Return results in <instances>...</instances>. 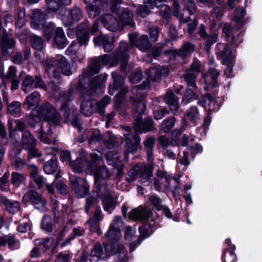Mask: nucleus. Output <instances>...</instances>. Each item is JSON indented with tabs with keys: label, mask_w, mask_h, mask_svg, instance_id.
Listing matches in <instances>:
<instances>
[{
	"label": "nucleus",
	"mask_w": 262,
	"mask_h": 262,
	"mask_svg": "<svg viewBox=\"0 0 262 262\" xmlns=\"http://www.w3.org/2000/svg\"><path fill=\"white\" fill-rule=\"evenodd\" d=\"M123 0H110V9L113 13H116L119 24L123 27L135 26L133 14L131 10L126 8L118 7V5L122 3Z\"/></svg>",
	"instance_id": "nucleus-1"
},
{
	"label": "nucleus",
	"mask_w": 262,
	"mask_h": 262,
	"mask_svg": "<svg viewBox=\"0 0 262 262\" xmlns=\"http://www.w3.org/2000/svg\"><path fill=\"white\" fill-rule=\"evenodd\" d=\"M52 67L55 68L53 71V77L57 80L60 79L61 74L70 76L72 74L70 63L62 55L50 57V69Z\"/></svg>",
	"instance_id": "nucleus-2"
},
{
	"label": "nucleus",
	"mask_w": 262,
	"mask_h": 262,
	"mask_svg": "<svg viewBox=\"0 0 262 262\" xmlns=\"http://www.w3.org/2000/svg\"><path fill=\"white\" fill-rule=\"evenodd\" d=\"M107 236L110 242L104 245L106 255L110 257L112 255L118 254L120 261L124 260V257L126 255V251L124 245L120 244L115 234L109 233Z\"/></svg>",
	"instance_id": "nucleus-3"
},
{
	"label": "nucleus",
	"mask_w": 262,
	"mask_h": 262,
	"mask_svg": "<svg viewBox=\"0 0 262 262\" xmlns=\"http://www.w3.org/2000/svg\"><path fill=\"white\" fill-rule=\"evenodd\" d=\"M22 148L28 151L27 160L30 161L32 158L41 156L36 148V140L29 130H25L21 134Z\"/></svg>",
	"instance_id": "nucleus-4"
},
{
	"label": "nucleus",
	"mask_w": 262,
	"mask_h": 262,
	"mask_svg": "<svg viewBox=\"0 0 262 262\" xmlns=\"http://www.w3.org/2000/svg\"><path fill=\"white\" fill-rule=\"evenodd\" d=\"M28 122L31 126L43 120L49 123V103L46 102L41 105L34 107L27 116Z\"/></svg>",
	"instance_id": "nucleus-5"
},
{
	"label": "nucleus",
	"mask_w": 262,
	"mask_h": 262,
	"mask_svg": "<svg viewBox=\"0 0 262 262\" xmlns=\"http://www.w3.org/2000/svg\"><path fill=\"white\" fill-rule=\"evenodd\" d=\"M57 16L60 17L64 26L71 27L81 20L83 17V13L79 7L74 6L70 9L66 8L64 13H59Z\"/></svg>",
	"instance_id": "nucleus-6"
},
{
	"label": "nucleus",
	"mask_w": 262,
	"mask_h": 262,
	"mask_svg": "<svg viewBox=\"0 0 262 262\" xmlns=\"http://www.w3.org/2000/svg\"><path fill=\"white\" fill-rule=\"evenodd\" d=\"M129 50L128 43L121 41L119 43V51L115 54L114 59L115 64L120 63V70L125 72L126 71L130 56L128 54Z\"/></svg>",
	"instance_id": "nucleus-7"
},
{
	"label": "nucleus",
	"mask_w": 262,
	"mask_h": 262,
	"mask_svg": "<svg viewBox=\"0 0 262 262\" xmlns=\"http://www.w3.org/2000/svg\"><path fill=\"white\" fill-rule=\"evenodd\" d=\"M70 184L77 197L81 198L89 193L90 186L86 180L79 177L71 176L69 178Z\"/></svg>",
	"instance_id": "nucleus-8"
},
{
	"label": "nucleus",
	"mask_w": 262,
	"mask_h": 262,
	"mask_svg": "<svg viewBox=\"0 0 262 262\" xmlns=\"http://www.w3.org/2000/svg\"><path fill=\"white\" fill-rule=\"evenodd\" d=\"M31 25L36 29H41L44 32L47 39L49 37V27L46 23L45 15L40 10L36 9L32 11Z\"/></svg>",
	"instance_id": "nucleus-9"
},
{
	"label": "nucleus",
	"mask_w": 262,
	"mask_h": 262,
	"mask_svg": "<svg viewBox=\"0 0 262 262\" xmlns=\"http://www.w3.org/2000/svg\"><path fill=\"white\" fill-rule=\"evenodd\" d=\"M45 89L46 85L39 75H36L34 78L30 75L26 76L23 80L21 89L25 93H27L30 90L35 88Z\"/></svg>",
	"instance_id": "nucleus-10"
},
{
	"label": "nucleus",
	"mask_w": 262,
	"mask_h": 262,
	"mask_svg": "<svg viewBox=\"0 0 262 262\" xmlns=\"http://www.w3.org/2000/svg\"><path fill=\"white\" fill-rule=\"evenodd\" d=\"M136 122L134 124L135 133L139 135L141 133H146L155 129L154 122L150 117H147L143 120L141 116H138L135 119Z\"/></svg>",
	"instance_id": "nucleus-11"
},
{
	"label": "nucleus",
	"mask_w": 262,
	"mask_h": 262,
	"mask_svg": "<svg viewBox=\"0 0 262 262\" xmlns=\"http://www.w3.org/2000/svg\"><path fill=\"white\" fill-rule=\"evenodd\" d=\"M110 5V0H96L86 6L90 18H94L99 16L101 11L106 9Z\"/></svg>",
	"instance_id": "nucleus-12"
},
{
	"label": "nucleus",
	"mask_w": 262,
	"mask_h": 262,
	"mask_svg": "<svg viewBox=\"0 0 262 262\" xmlns=\"http://www.w3.org/2000/svg\"><path fill=\"white\" fill-rule=\"evenodd\" d=\"M29 202H30L31 204L34 205L40 203L42 207L40 209L42 211L47 210V208L46 207L47 201L43 200L41 195L34 189H30L28 191L23 197L22 203L24 204H26Z\"/></svg>",
	"instance_id": "nucleus-13"
},
{
	"label": "nucleus",
	"mask_w": 262,
	"mask_h": 262,
	"mask_svg": "<svg viewBox=\"0 0 262 262\" xmlns=\"http://www.w3.org/2000/svg\"><path fill=\"white\" fill-rule=\"evenodd\" d=\"M95 95H89L85 97H80V100L81 113L84 116H90L94 112L96 105V100L92 97Z\"/></svg>",
	"instance_id": "nucleus-14"
},
{
	"label": "nucleus",
	"mask_w": 262,
	"mask_h": 262,
	"mask_svg": "<svg viewBox=\"0 0 262 262\" xmlns=\"http://www.w3.org/2000/svg\"><path fill=\"white\" fill-rule=\"evenodd\" d=\"M107 74H100L94 78L89 79V92H92V95H96L99 90L100 92L104 89V84L107 78Z\"/></svg>",
	"instance_id": "nucleus-15"
},
{
	"label": "nucleus",
	"mask_w": 262,
	"mask_h": 262,
	"mask_svg": "<svg viewBox=\"0 0 262 262\" xmlns=\"http://www.w3.org/2000/svg\"><path fill=\"white\" fill-rule=\"evenodd\" d=\"M93 42L95 46H102L105 52H110L114 48V39L113 37L106 34H101L95 36L93 38Z\"/></svg>",
	"instance_id": "nucleus-16"
},
{
	"label": "nucleus",
	"mask_w": 262,
	"mask_h": 262,
	"mask_svg": "<svg viewBox=\"0 0 262 262\" xmlns=\"http://www.w3.org/2000/svg\"><path fill=\"white\" fill-rule=\"evenodd\" d=\"M0 47L4 56L8 54L9 49H13L15 47V41L5 30L0 34Z\"/></svg>",
	"instance_id": "nucleus-17"
},
{
	"label": "nucleus",
	"mask_w": 262,
	"mask_h": 262,
	"mask_svg": "<svg viewBox=\"0 0 262 262\" xmlns=\"http://www.w3.org/2000/svg\"><path fill=\"white\" fill-rule=\"evenodd\" d=\"M111 76L113 80L108 85V93L113 95L116 91L123 89L124 79L121 75L116 72H113Z\"/></svg>",
	"instance_id": "nucleus-18"
},
{
	"label": "nucleus",
	"mask_w": 262,
	"mask_h": 262,
	"mask_svg": "<svg viewBox=\"0 0 262 262\" xmlns=\"http://www.w3.org/2000/svg\"><path fill=\"white\" fill-rule=\"evenodd\" d=\"M76 37L80 46H86L90 39V27L85 24H80L77 28Z\"/></svg>",
	"instance_id": "nucleus-19"
},
{
	"label": "nucleus",
	"mask_w": 262,
	"mask_h": 262,
	"mask_svg": "<svg viewBox=\"0 0 262 262\" xmlns=\"http://www.w3.org/2000/svg\"><path fill=\"white\" fill-rule=\"evenodd\" d=\"M101 23L107 30L112 32L117 31L120 27L119 20L111 14H104L102 17Z\"/></svg>",
	"instance_id": "nucleus-20"
},
{
	"label": "nucleus",
	"mask_w": 262,
	"mask_h": 262,
	"mask_svg": "<svg viewBox=\"0 0 262 262\" xmlns=\"http://www.w3.org/2000/svg\"><path fill=\"white\" fill-rule=\"evenodd\" d=\"M0 204H3L6 210L11 214L17 213L21 209V205L18 201L10 200L5 196H0Z\"/></svg>",
	"instance_id": "nucleus-21"
},
{
	"label": "nucleus",
	"mask_w": 262,
	"mask_h": 262,
	"mask_svg": "<svg viewBox=\"0 0 262 262\" xmlns=\"http://www.w3.org/2000/svg\"><path fill=\"white\" fill-rule=\"evenodd\" d=\"M195 46L189 42H185L179 50H171L170 52L175 56L187 57L195 50Z\"/></svg>",
	"instance_id": "nucleus-22"
},
{
	"label": "nucleus",
	"mask_w": 262,
	"mask_h": 262,
	"mask_svg": "<svg viewBox=\"0 0 262 262\" xmlns=\"http://www.w3.org/2000/svg\"><path fill=\"white\" fill-rule=\"evenodd\" d=\"M72 0H50V4L53 3L56 4L55 6H50V16L55 14L57 15L59 13H64L66 6L71 3Z\"/></svg>",
	"instance_id": "nucleus-23"
},
{
	"label": "nucleus",
	"mask_w": 262,
	"mask_h": 262,
	"mask_svg": "<svg viewBox=\"0 0 262 262\" xmlns=\"http://www.w3.org/2000/svg\"><path fill=\"white\" fill-rule=\"evenodd\" d=\"M102 66L100 63V59H94L89 66L87 70L82 72V77L91 78L94 75L99 73Z\"/></svg>",
	"instance_id": "nucleus-24"
},
{
	"label": "nucleus",
	"mask_w": 262,
	"mask_h": 262,
	"mask_svg": "<svg viewBox=\"0 0 262 262\" xmlns=\"http://www.w3.org/2000/svg\"><path fill=\"white\" fill-rule=\"evenodd\" d=\"M90 79L89 77H82V74L79 76V78L75 85V89L77 92L80 94V97H85L89 95H92V92H89V89H87L86 84V79Z\"/></svg>",
	"instance_id": "nucleus-25"
},
{
	"label": "nucleus",
	"mask_w": 262,
	"mask_h": 262,
	"mask_svg": "<svg viewBox=\"0 0 262 262\" xmlns=\"http://www.w3.org/2000/svg\"><path fill=\"white\" fill-rule=\"evenodd\" d=\"M94 174L96 181H104L110 178L109 170L106 165L93 166Z\"/></svg>",
	"instance_id": "nucleus-26"
},
{
	"label": "nucleus",
	"mask_w": 262,
	"mask_h": 262,
	"mask_svg": "<svg viewBox=\"0 0 262 262\" xmlns=\"http://www.w3.org/2000/svg\"><path fill=\"white\" fill-rule=\"evenodd\" d=\"M24 56L22 53L19 52H16L11 57V61L16 64L20 65L23 61L27 60L31 54V50L29 47H25L23 50Z\"/></svg>",
	"instance_id": "nucleus-27"
},
{
	"label": "nucleus",
	"mask_w": 262,
	"mask_h": 262,
	"mask_svg": "<svg viewBox=\"0 0 262 262\" xmlns=\"http://www.w3.org/2000/svg\"><path fill=\"white\" fill-rule=\"evenodd\" d=\"M141 141V139L140 136L135 133L133 139H127V141H126L125 145L127 150L129 152L134 153L139 148L141 150L142 147L140 146Z\"/></svg>",
	"instance_id": "nucleus-28"
},
{
	"label": "nucleus",
	"mask_w": 262,
	"mask_h": 262,
	"mask_svg": "<svg viewBox=\"0 0 262 262\" xmlns=\"http://www.w3.org/2000/svg\"><path fill=\"white\" fill-rule=\"evenodd\" d=\"M225 244L228 248L223 250V252L221 256L222 261L226 262L225 259L226 252H228L229 253V256L231 258L230 262H236L237 261V257L234 252L236 248L235 246L232 244L230 238H227L226 239Z\"/></svg>",
	"instance_id": "nucleus-29"
},
{
	"label": "nucleus",
	"mask_w": 262,
	"mask_h": 262,
	"mask_svg": "<svg viewBox=\"0 0 262 262\" xmlns=\"http://www.w3.org/2000/svg\"><path fill=\"white\" fill-rule=\"evenodd\" d=\"M233 31V28L229 23H226L224 25L222 29V32L224 34L226 40L230 43L231 45L234 46H238V43L236 42V37L231 35V32Z\"/></svg>",
	"instance_id": "nucleus-30"
},
{
	"label": "nucleus",
	"mask_w": 262,
	"mask_h": 262,
	"mask_svg": "<svg viewBox=\"0 0 262 262\" xmlns=\"http://www.w3.org/2000/svg\"><path fill=\"white\" fill-rule=\"evenodd\" d=\"M155 142V138L153 136H149L146 138L143 142L144 147L146 148V153L148 159H150L153 157Z\"/></svg>",
	"instance_id": "nucleus-31"
},
{
	"label": "nucleus",
	"mask_w": 262,
	"mask_h": 262,
	"mask_svg": "<svg viewBox=\"0 0 262 262\" xmlns=\"http://www.w3.org/2000/svg\"><path fill=\"white\" fill-rule=\"evenodd\" d=\"M102 203L104 210L110 211L111 209H115L116 205L111 194H107L101 196Z\"/></svg>",
	"instance_id": "nucleus-32"
},
{
	"label": "nucleus",
	"mask_w": 262,
	"mask_h": 262,
	"mask_svg": "<svg viewBox=\"0 0 262 262\" xmlns=\"http://www.w3.org/2000/svg\"><path fill=\"white\" fill-rule=\"evenodd\" d=\"M136 46L142 51H147L151 47V44L147 35H141L136 41Z\"/></svg>",
	"instance_id": "nucleus-33"
},
{
	"label": "nucleus",
	"mask_w": 262,
	"mask_h": 262,
	"mask_svg": "<svg viewBox=\"0 0 262 262\" xmlns=\"http://www.w3.org/2000/svg\"><path fill=\"white\" fill-rule=\"evenodd\" d=\"M54 177L55 186L58 192L63 195L67 194L68 192L67 186L62 181H58V179L61 177L60 169L58 170Z\"/></svg>",
	"instance_id": "nucleus-34"
},
{
	"label": "nucleus",
	"mask_w": 262,
	"mask_h": 262,
	"mask_svg": "<svg viewBox=\"0 0 262 262\" xmlns=\"http://www.w3.org/2000/svg\"><path fill=\"white\" fill-rule=\"evenodd\" d=\"M40 98L39 93L34 91L26 98L24 104L27 105L28 109H32L35 105L38 104Z\"/></svg>",
	"instance_id": "nucleus-35"
},
{
	"label": "nucleus",
	"mask_w": 262,
	"mask_h": 262,
	"mask_svg": "<svg viewBox=\"0 0 262 262\" xmlns=\"http://www.w3.org/2000/svg\"><path fill=\"white\" fill-rule=\"evenodd\" d=\"M55 27V24L53 22L50 21V39L54 34V38H55L56 41H57L58 39H63L64 40L65 38H67V37L62 28L58 27L54 32Z\"/></svg>",
	"instance_id": "nucleus-36"
},
{
	"label": "nucleus",
	"mask_w": 262,
	"mask_h": 262,
	"mask_svg": "<svg viewBox=\"0 0 262 262\" xmlns=\"http://www.w3.org/2000/svg\"><path fill=\"white\" fill-rule=\"evenodd\" d=\"M8 112L15 117H18L21 115V103L17 101L12 102L7 105Z\"/></svg>",
	"instance_id": "nucleus-37"
},
{
	"label": "nucleus",
	"mask_w": 262,
	"mask_h": 262,
	"mask_svg": "<svg viewBox=\"0 0 262 262\" xmlns=\"http://www.w3.org/2000/svg\"><path fill=\"white\" fill-rule=\"evenodd\" d=\"M5 237V246L8 245L9 249L14 250L19 246V241L15 237V235L12 234L8 235L4 234Z\"/></svg>",
	"instance_id": "nucleus-38"
},
{
	"label": "nucleus",
	"mask_w": 262,
	"mask_h": 262,
	"mask_svg": "<svg viewBox=\"0 0 262 262\" xmlns=\"http://www.w3.org/2000/svg\"><path fill=\"white\" fill-rule=\"evenodd\" d=\"M232 50L228 47L226 46L221 52V57L222 58L224 63H229L231 61H235V59L232 56Z\"/></svg>",
	"instance_id": "nucleus-39"
},
{
	"label": "nucleus",
	"mask_w": 262,
	"mask_h": 262,
	"mask_svg": "<svg viewBox=\"0 0 262 262\" xmlns=\"http://www.w3.org/2000/svg\"><path fill=\"white\" fill-rule=\"evenodd\" d=\"M198 96L190 88H187L183 96L182 102L186 104L188 103L192 100H196Z\"/></svg>",
	"instance_id": "nucleus-40"
},
{
	"label": "nucleus",
	"mask_w": 262,
	"mask_h": 262,
	"mask_svg": "<svg viewBox=\"0 0 262 262\" xmlns=\"http://www.w3.org/2000/svg\"><path fill=\"white\" fill-rule=\"evenodd\" d=\"M149 202L154 208L157 211H161L163 209L162 204V199L157 194H152L148 197Z\"/></svg>",
	"instance_id": "nucleus-41"
},
{
	"label": "nucleus",
	"mask_w": 262,
	"mask_h": 262,
	"mask_svg": "<svg viewBox=\"0 0 262 262\" xmlns=\"http://www.w3.org/2000/svg\"><path fill=\"white\" fill-rule=\"evenodd\" d=\"M176 122V118L174 116L170 117L167 119L163 120L162 123V129L165 133H168L173 127Z\"/></svg>",
	"instance_id": "nucleus-42"
},
{
	"label": "nucleus",
	"mask_w": 262,
	"mask_h": 262,
	"mask_svg": "<svg viewBox=\"0 0 262 262\" xmlns=\"http://www.w3.org/2000/svg\"><path fill=\"white\" fill-rule=\"evenodd\" d=\"M103 138V135L101 134L99 129H95L93 131L91 136L90 137L88 142L90 144L96 143L97 142H101Z\"/></svg>",
	"instance_id": "nucleus-43"
},
{
	"label": "nucleus",
	"mask_w": 262,
	"mask_h": 262,
	"mask_svg": "<svg viewBox=\"0 0 262 262\" xmlns=\"http://www.w3.org/2000/svg\"><path fill=\"white\" fill-rule=\"evenodd\" d=\"M246 10L243 7L237 8L234 11L233 20L237 23L243 25L242 19L246 15Z\"/></svg>",
	"instance_id": "nucleus-44"
},
{
	"label": "nucleus",
	"mask_w": 262,
	"mask_h": 262,
	"mask_svg": "<svg viewBox=\"0 0 262 262\" xmlns=\"http://www.w3.org/2000/svg\"><path fill=\"white\" fill-rule=\"evenodd\" d=\"M25 180V177L22 173L13 172L11 174V182L12 185L18 187Z\"/></svg>",
	"instance_id": "nucleus-45"
},
{
	"label": "nucleus",
	"mask_w": 262,
	"mask_h": 262,
	"mask_svg": "<svg viewBox=\"0 0 262 262\" xmlns=\"http://www.w3.org/2000/svg\"><path fill=\"white\" fill-rule=\"evenodd\" d=\"M114 58L115 55L111 57L108 54H104L100 58H98V59H100V63L102 66H107L110 64L111 67H116L118 64H115L114 60Z\"/></svg>",
	"instance_id": "nucleus-46"
},
{
	"label": "nucleus",
	"mask_w": 262,
	"mask_h": 262,
	"mask_svg": "<svg viewBox=\"0 0 262 262\" xmlns=\"http://www.w3.org/2000/svg\"><path fill=\"white\" fill-rule=\"evenodd\" d=\"M196 77L192 73H187L184 75V79L188 87H191L195 90L198 88L196 83Z\"/></svg>",
	"instance_id": "nucleus-47"
},
{
	"label": "nucleus",
	"mask_w": 262,
	"mask_h": 262,
	"mask_svg": "<svg viewBox=\"0 0 262 262\" xmlns=\"http://www.w3.org/2000/svg\"><path fill=\"white\" fill-rule=\"evenodd\" d=\"M34 244L43 252H46L49 249V239L48 237L37 239L34 241Z\"/></svg>",
	"instance_id": "nucleus-48"
},
{
	"label": "nucleus",
	"mask_w": 262,
	"mask_h": 262,
	"mask_svg": "<svg viewBox=\"0 0 262 262\" xmlns=\"http://www.w3.org/2000/svg\"><path fill=\"white\" fill-rule=\"evenodd\" d=\"M98 198L97 195L95 196L94 195H91L88 196L85 199V203L84 205V210L86 213H89L91 209V207L94 204H96L98 203Z\"/></svg>",
	"instance_id": "nucleus-49"
},
{
	"label": "nucleus",
	"mask_w": 262,
	"mask_h": 262,
	"mask_svg": "<svg viewBox=\"0 0 262 262\" xmlns=\"http://www.w3.org/2000/svg\"><path fill=\"white\" fill-rule=\"evenodd\" d=\"M53 109H55V108L50 103V124L52 123L55 125H59L62 120L61 116L58 112L52 114L51 111Z\"/></svg>",
	"instance_id": "nucleus-50"
},
{
	"label": "nucleus",
	"mask_w": 262,
	"mask_h": 262,
	"mask_svg": "<svg viewBox=\"0 0 262 262\" xmlns=\"http://www.w3.org/2000/svg\"><path fill=\"white\" fill-rule=\"evenodd\" d=\"M32 47L36 50L40 51L43 48V40L40 37L34 35L31 39Z\"/></svg>",
	"instance_id": "nucleus-51"
},
{
	"label": "nucleus",
	"mask_w": 262,
	"mask_h": 262,
	"mask_svg": "<svg viewBox=\"0 0 262 262\" xmlns=\"http://www.w3.org/2000/svg\"><path fill=\"white\" fill-rule=\"evenodd\" d=\"M143 78L142 71L140 68L132 73L129 77L132 83L135 84L139 82Z\"/></svg>",
	"instance_id": "nucleus-52"
},
{
	"label": "nucleus",
	"mask_w": 262,
	"mask_h": 262,
	"mask_svg": "<svg viewBox=\"0 0 262 262\" xmlns=\"http://www.w3.org/2000/svg\"><path fill=\"white\" fill-rule=\"evenodd\" d=\"M127 92V90L126 89H121L115 95L114 102L116 107H119L123 103L125 99V95Z\"/></svg>",
	"instance_id": "nucleus-53"
},
{
	"label": "nucleus",
	"mask_w": 262,
	"mask_h": 262,
	"mask_svg": "<svg viewBox=\"0 0 262 262\" xmlns=\"http://www.w3.org/2000/svg\"><path fill=\"white\" fill-rule=\"evenodd\" d=\"M199 112L197 107L195 106H192L188 111L187 116L190 122L195 124L196 123V118Z\"/></svg>",
	"instance_id": "nucleus-54"
},
{
	"label": "nucleus",
	"mask_w": 262,
	"mask_h": 262,
	"mask_svg": "<svg viewBox=\"0 0 262 262\" xmlns=\"http://www.w3.org/2000/svg\"><path fill=\"white\" fill-rule=\"evenodd\" d=\"M150 13V9L146 5H141L137 9V14L142 18L146 17Z\"/></svg>",
	"instance_id": "nucleus-55"
},
{
	"label": "nucleus",
	"mask_w": 262,
	"mask_h": 262,
	"mask_svg": "<svg viewBox=\"0 0 262 262\" xmlns=\"http://www.w3.org/2000/svg\"><path fill=\"white\" fill-rule=\"evenodd\" d=\"M217 39L218 36L216 34L207 36L206 37L204 38L205 40V49L207 50L210 49L213 44L217 42Z\"/></svg>",
	"instance_id": "nucleus-56"
},
{
	"label": "nucleus",
	"mask_w": 262,
	"mask_h": 262,
	"mask_svg": "<svg viewBox=\"0 0 262 262\" xmlns=\"http://www.w3.org/2000/svg\"><path fill=\"white\" fill-rule=\"evenodd\" d=\"M26 23L25 12L24 10H19L18 11L17 18L15 25L19 28H22Z\"/></svg>",
	"instance_id": "nucleus-57"
},
{
	"label": "nucleus",
	"mask_w": 262,
	"mask_h": 262,
	"mask_svg": "<svg viewBox=\"0 0 262 262\" xmlns=\"http://www.w3.org/2000/svg\"><path fill=\"white\" fill-rule=\"evenodd\" d=\"M61 97L64 101L69 102L72 101L75 98L74 89L70 88L67 91H65L63 93Z\"/></svg>",
	"instance_id": "nucleus-58"
},
{
	"label": "nucleus",
	"mask_w": 262,
	"mask_h": 262,
	"mask_svg": "<svg viewBox=\"0 0 262 262\" xmlns=\"http://www.w3.org/2000/svg\"><path fill=\"white\" fill-rule=\"evenodd\" d=\"M59 159L62 163L68 161L70 163L72 161L71 154L69 150H61L59 154Z\"/></svg>",
	"instance_id": "nucleus-59"
},
{
	"label": "nucleus",
	"mask_w": 262,
	"mask_h": 262,
	"mask_svg": "<svg viewBox=\"0 0 262 262\" xmlns=\"http://www.w3.org/2000/svg\"><path fill=\"white\" fill-rule=\"evenodd\" d=\"M68 44V41L67 38H65L64 40L63 39H58L57 41H55V38H53L52 47L58 49H63Z\"/></svg>",
	"instance_id": "nucleus-60"
},
{
	"label": "nucleus",
	"mask_w": 262,
	"mask_h": 262,
	"mask_svg": "<svg viewBox=\"0 0 262 262\" xmlns=\"http://www.w3.org/2000/svg\"><path fill=\"white\" fill-rule=\"evenodd\" d=\"M149 55L154 58H157L159 57L162 52V47H151L149 50L147 51Z\"/></svg>",
	"instance_id": "nucleus-61"
},
{
	"label": "nucleus",
	"mask_w": 262,
	"mask_h": 262,
	"mask_svg": "<svg viewBox=\"0 0 262 262\" xmlns=\"http://www.w3.org/2000/svg\"><path fill=\"white\" fill-rule=\"evenodd\" d=\"M26 164V162L22 159H17L14 160L12 163L11 165L16 170H21Z\"/></svg>",
	"instance_id": "nucleus-62"
},
{
	"label": "nucleus",
	"mask_w": 262,
	"mask_h": 262,
	"mask_svg": "<svg viewBox=\"0 0 262 262\" xmlns=\"http://www.w3.org/2000/svg\"><path fill=\"white\" fill-rule=\"evenodd\" d=\"M139 232L141 236L145 239L151 235V233L147 227V224H143L139 227Z\"/></svg>",
	"instance_id": "nucleus-63"
},
{
	"label": "nucleus",
	"mask_w": 262,
	"mask_h": 262,
	"mask_svg": "<svg viewBox=\"0 0 262 262\" xmlns=\"http://www.w3.org/2000/svg\"><path fill=\"white\" fill-rule=\"evenodd\" d=\"M71 259L69 253H64L63 252H60L56 257L54 262H69Z\"/></svg>",
	"instance_id": "nucleus-64"
}]
</instances>
